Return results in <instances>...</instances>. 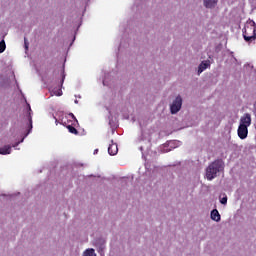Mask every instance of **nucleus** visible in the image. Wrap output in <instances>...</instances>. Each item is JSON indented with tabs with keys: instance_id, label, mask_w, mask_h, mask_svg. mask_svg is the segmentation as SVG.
Returning a JSON list of instances; mask_svg holds the SVG:
<instances>
[{
	"instance_id": "f257e3e1",
	"label": "nucleus",
	"mask_w": 256,
	"mask_h": 256,
	"mask_svg": "<svg viewBox=\"0 0 256 256\" xmlns=\"http://www.w3.org/2000/svg\"><path fill=\"white\" fill-rule=\"evenodd\" d=\"M249 127H251V114L246 113L240 118V124L237 130L240 139H247Z\"/></svg>"
},
{
	"instance_id": "f03ea898",
	"label": "nucleus",
	"mask_w": 256,
	"mask_h": 256,
	"mask_svg": "<svg viewBox=\"0 0 256 256\" xmlns=\"http://www.w3.org/2000/svg\"><path fill=\"white\" fill-rule=\"evenodd\" d=\"M223 168V160H215L206 168V179H208V181H213V179L217 177V173L223 171Z\"/></svg>"
},
{
	"instance_id": "7ed1b4c3",
	"label": "nucleus",
	"mask_w": 256,
	"mask_h": 256,
	"mask_svg": "<svg viewBox=\"0 0 256 256\" xmlns=\"http://www.w3.org/2000/svg\"><path fill=\"white\" fill-rule=\"evenodd\" d=\"M244 41H255L256 39V23L253 20H248L243 29Z\"/></svg>"
},
{
	"instance_id": "20e7f679",
	"label": "nucleus",
	"mask_w": 256,
	"mask_h": 256,
	"mask_svg": "<svg viewBox=\"0 0 256 256\" xmlns=\"http://www.w3.org/2000/svg\"><path fill=\"white\" fill-rule=\"evenodd\" d=\"M183 106V99L181 96H177L175 100L170 105V111L172 115H175L176 113H179L181 111V107Z\"/></svg>"
},
{
	"instance_id": "39448f33",
	"label": "nucleus",
	"mask_w": 256,
	"mask_h": 256,
	"mask_svg": "<svg viewBox=\"0 0 256 256\" xmlns=\"http://www.w3.org/2000/svg\"><path fill=\"white\" fill-rule=\"evenodd\" d=\"M62 125H64V127H66L69 131V133H72L73 135H79V131H77L75 125L77 123H69L67 122V118L66 119H62L61 120Z\"/></svg>"
},
{
	"instance_id": "423d86ee",
	"label": "nucleus",
	"mask_w": 256,
	"mask_h": 256,
	"mask_svg": "<svg viewBox=\"0 0 256 256\" xmlns=\"http://www.w3.org/2000/svg\"><path fill=\"white\" fill-rule=\"evenodd\" d=\"M210 217H211L212 221H216L217 223H219V221H221V214H219L218 209L212 210Z\"/></svg>"
},
{
	"instance_id": "0eeeda50",
	"label": "nucleus",
	"mask_w": 256,
	"mask_h": 256,
	"mask_svg": "<svg viewBox=\"0 0 256 256\" xmlns=\"http://www.w3.org/2000/svg\"><path fill=\"white\" fill-rule=\"evenodd\" d=\"M118 151H119V148L117 147V144L113 143V141H112V144H110L108 147L109 155H112V156L117 155Z\"/></svg>"
},
{
	"instance_id": "6e6552de",
	"label": "nucleus",
	"mask_w": 256,
	"mask_h": 256,
	"mask_svg": "<svg viewBox=\"0 0 256 256\" xmlns=\"http://www.w3.org/2000/svg\"><path fill=\"white\" fill-rule=\"evenodd\" d=\"M210 63L209 61H203L201 62V64L198 67V75H201L202 72L205 71V69H207V67H210Z\"/></svg>"
},
{
	"instance_id": "1a4fd4ad",
	"label": "nucleus",
	"mask_w": 256,
	"mask_h": 256,
	"mask_svg": "<svg viewBox=\"0 0 256 256\" xmlns=\"http://www.w3.org/2000/svg\"><path fill=\"white\" fill-rule=\"evenodd\" d=\"M217 5V0H204V7L207 9H213Z\"/></svg>"
},
{
	"instance_id": "9d476101",
	"label": "nucleus",
	"mask_w": 256,
	"mask_h": 256,
	"mask_svg": "<svg viewBox=\"0 0 256 256\" xmlns=\"http://www.w3.org/2000/svg\"><path fill=\"white\" fill-rule=\"evenodd\" d=\"M62 119H66V123H77V118H75V115H73V113L68 114Z\"/></svg>"
},
{
	"instance_id": "9b49d317",
	"label": "nucleus",
	"mask_w": 256,
	"mask_h": 256,
	"mask_svg": "<svg viewBox=\"0 0 256 256\" xmlns=\"http://www.w3.org/2000/svg\"><path fill=\"white\" fill-rule=\"evenodd\" d=\"M9 154H11V147L9 145H6L0 148V155H9Z\"/></svg>"
},
{
	"instance_id": "f8f14e48",
	"label": "nucleus",
	"mask_w": 256,
	"mask_h": 256,
	"mask_svg": "<svg viewBox=\"0 0 256 256\" xmlns=\"http://www.w3.org/2000/svg\"><path fill=\"white\" fill-rule=\"evenodd\" d=\"M83 256H97V254L95 253V249L89 248L83 253Z\"/></svg>"
},
{
	"instance_id": "ddd939ff",
	"label": "nucleus",
	"mask_w": 256,
	"mask_h": 256,
	"mask_svg": "<svg viewBox=\"0 0 256 256\" xmlns=\"http://www.w3.org/2000/svg\"><path fill=\"white\" fill-rule=\"evenodd\" d=\"M29 113H28V121L30 123V129H33V118L31 117V106L28 105Z\"/></svg>"
},
{
	"instance_id": "4468645a",
	"label": "nucleus",
	"mask_w": 256,
	"mask_h": 256,
	"mask_svg": "<svg viewBox=\"0 0 256 256\" xmlns=\"http://www.w3.org/2000/svg\"><path fill=\"white\" fill-rule=\"evenodd\" d=\"M5 49H7V46L5 45V40H2L0 42V53H4Z\"/></svg>"
},
{
	"instance_id": "2eb2a0df",
	"label": "nucleus",
	"mask_w": 256,
	"mask_h": 256,
	"mask_svg": "<svg viewBox=\"0 0 256 256\" xmlns=\"http://www.w3.org/2000/svg\"><path fill=\"white\" fill-rule=\"evenodd\" d=\"M52 93L53 95H56V97H61V95H63V91L61 90V88L53 90Z\"/></svg>"
},
{
	"instance_id": "dca6fc26",
	"label": "nucleus",
	"mask_w": 256,
	"mask_h": 256,
	"mask_svg": "<svg viewBox=\"0 0 256 256\" xmlns=\"http://www.w3.org/2000/svg\"><path fill=\"white\" fill-rule=\"evenodd\" d=\"M220 203L222 205H227V197H223L221 200H220Z\"/></svg>"
},
{
	"instance_id": "f3484780",
	"label": "nucleus",
	"mask_w": 256,
	"mask_h": 256,
	"mask_svg": "<svg viewBox=\"0 0 256 256\" xmlns=\"http://www.w3.org/2000/svg\"><path fill=\"white\" fill-rule=\"evenodd\" d=\"M24 45H25V49H29V43H27V39L24 38Z\"/></svg>"
},
{
	"instance_id": "a211bd4d",
	"label": "nucleus",
	"mask_w": 256,
	"mask_h": 256,
	"mask_svg": "<svg viewBox=\"0 0 256 256\" xmlns=\"http://www.w3.org/2000/svg\"><path fill=\"white\" fill-rule=\"evenodd\" d=\"M97 153H99V149L94 150V155H97Z\"/></svg>"
},
{
	"instance_id": "6ab92c4d",
	"label": "nucleus",
	"mask_w": 256,
	"mask_h": 256,
	"mask_svg": "<svg viewBox=\"0 0 256 256\" xmlns=\"http://www.w3.org/2000/svg\"><path fill=\"white\" fill-rule=\"evenodd\" d=\"M64 79L62 78L61 83H63Z\"/></svg>"
}]
</instances>
